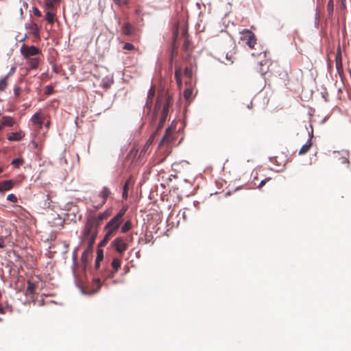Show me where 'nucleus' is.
Listing matches in <instances>:
<instances>
[{
    "label": "nucleus",
    "instance_id": "obj_19",
    "mask_svg": "<svg viewBox=\"0 0 351 351\" xmlns=\"http://www.w3.org/2000/svg\"><path fill=\"white\" fill-rule=\"evenodd\" d=\"M182 69L180 66H176L175 71V79L177 84L179 86H181L182 84Z\"/></svg>",
    "mask_w": 351,
    "mask_h": 351
},
{
    "label": "nucleus",
    "instance_id": "obj_17",
    "mask_svg": "<svg viewBox=\"0 0 351 351\" xmlns=\"http://www.w3.org/2000/svg\"><path fill=\"white\" fill-rule=\"evenodd\" d=\"M36 285L31 280L27 281V287L26 289V295H33L36 293Z\"/></svg>",
    "mask_w": 351,
    "mask_h": 351
},
{
    "label": "nucleus",
    "instance_id": "obj_33",
    "mask_svg": "<svg viewBox=\"0 0 351 351\" xmlns=\"http://www.w3.org/2000/svg\"><path fill=\"white\" fill-rule=\"evenodd\" d=\"M184 61L190 65L191 64L195 63V60H192V57L191 56V51L187 52L186 56L184 58Z\"/></svg>",
    "mask_w": 351,
    "mask_h": 351
},
{
    "label": "nucleus",
    "instance_id": "obj_50",
    "mask_svg": "<svg viewBox=\"0 0 351 351\" xmlns=\"http://www.w3.org/2000/svg\"><path fill=\"white\" fill-rule=\"evenodd\" d=\"M182 216H183L184 219H185V217H185V211H183V213H182Z\"/></svg>",
    "mask_w": 351,
    "mask_h": 351
},
{
    "label": "nucleus",
    "instance_id": "obj_53",
    "mask_svg": "<svg viewBox=\"0 0 351 351\" xmlns=\"http://www.w3.org/2000/svg\"><path fill=\"white\" fill-rule=\"evenodd\" d=\"M0 321H1V319L0 318Z\"/></svg>",
    "mask_w": 351,
    "mask_h": 351
},
{
    "label": "nucleus",
    "instance_id": "obj_20",
    "mask_svg": "<svg viewBox=\"0 0 351 351\" xmlns=\"http://www.w3.org/2000/svg\"><path fill=\"white\" fill-rule=\"evenodd\" d=\"M27 64L31 69H36L39 64V58H31L27 59Z\"/></svg>",
    "mask_w": 351,
    "mask_h": 351
},
{
    "label": "nucleus",
    "instance_id": "obj_6",
    "mask_svg": "<svg viewBox=\"0 0 351 351\" xmlns=\"http://www.w3.org/2000/svg\"><path fill=\"white\" fill-rule=\"evenodd\" d=\"M112 245L116 251L121 254L125 252L128 247V244L122 237L116 238L112 242Z\"/></svg>",
    "mask_w": 351,
    "mask_h": 351
},
{
    "label": "nucleus",
    "instance_id": "obj_49",
    "mask_svg": "<svg viewBox=\"0 0 351 351\" xmlns=\"http://www.w3.org/2000/svg\"><path fill=\"white\" fill-rule=\"evenodd\" d=\"M4 169L2 167H0V173H1L3 171Z\"/></svg>",
    "mask_w": 351,
    "mask_h": 351
},
{
    "label": "nucleus",
    "instance_id": "obj_21",
    "mask_svg": "<svg viewBox=\"0 0 351 351\" xmlns=\"http://www.w3.org/2000/svg\"><path fill=\"white\" fill-rule=\"evenodd\" d=\"M132 228V221L130 219L127 220L125 221L123 225L121 226V232L122 233H126L128 232L130 229Z\"/></svg>",
    "mask_w": 351,
    "mask_h": 351
},
{
    "label": "nucleus",
    "instance_id": "obj_23",
    "mask_svg": "<svg viewBox=\"0 0 351 351\" xmlns=\"http://www.w3.org/2000/svg\"><path fill=\"white\" fill-rule=\"evenodd\" d=\"M55 15L56 14L54 12H52L49 10L46 13L45 19L48 21V23L53 24L55 21Z\"/></svg>",
    "mask_w": 351,
    "mask_h": 351
},
{
    "label": "nucleus",
    "instance_id": "obj_3",
    "mask_svg": "<svg viewBox=\"0 0 351 351\" xmlns=\"http://www.w3.org/2000/svg\"><path fill=\"white\" fill-rule=\"evenodd\" d=\"M128 209V206L124 204L119 211L111 219V235L117 232L123 222V215Z\"/></svg>",
    "mask_w": 351,
    "mask_h": 351
},
{
    "label": "nucleus",
    "instance_id": "obj_8",
    "mask_svg": "<svg viewBox=\"0 0 351 351\" xmlns=\"http://www.w3.org/2000/svg\"><path fill=\"white\" fill-rule=\"evenodd\" d=\"M25 136V133L21 130H19L17 132H10L7 134V139L9 141H21L23 139V138Z\"/></svg>",
    "mask_w": 351,
    "mask_h": 351
},
{
    "label": "nucleus",
    "instance_id": "obj_30",
    "mask_svg": "<svg viewBox=\"0 0 351 351\" xmlns=\"http://www.w3.org/2000/svg\"><path fill=\"white\" fill-rule=\"evenodd\" d=\"M336 68L338 71L342 69V62L341 54L336 56Z\"/></svg>",
    "mask_w": 351,
    "mask_h": 351
},
{
    "label": "nucleus",
    "instance_id": "obj_39",
    "mask_svg": "<svg viewBox=\"0 0 351 351\" xmlns=\"http://www.w3.org/2000/svg\"><path fill=\"white\" fill-rule=\"evenodd\" d=\"M34 34L36 37L39 36V27L37 24L33 25Z\"/></svg>",
    "mask_w": 351,
    "mask_h": 351
},
{
    "label": "nucleus",
    "instance_id": "obj_47",
    "mask_svg": "<svg viewBox=\"0 0 351 351\" xmlns=\"http://www.w3.org/2000/svg\"><path fill=\"white\" fill-rule=\"evenodd\" d=\"M53 3H54V4H58L60 3V0H51Z\"/></svg>",
    "mask_w": 351,
    "mask_h": 351
},
{
    "label": "nucleus",
    "instance_id": "obj_24",
    "mask_svg": "<svg viewBox=\"0 0 351 351\" xmlns=\"http://www.w3.org/2000/svg\"><path fill=\"white\" fill-rule=\"evenodd\" d=\"M8 86V78L7 77H3L0 80V92L4 91Z\"/></svg>",
    "mask_w": 351,
    "mask_h": 351
},
{
    "label": "nucleus",
    "instance_id": "obj_10",
    "mask_svg": "<svg viewBox=\"0 0 351 351\" xmlns=\"http://www.w3.org/2000/svg\"><path fill=\"white\" fill-rule=\"evenodd\" d=\"M45 117L41 111L36 112L31 118V121L34 125H38L40 129L43 124Z\"/></svg>",
    "mask_w": 351,
    "mask_h": 351
},
{
    "label": "nucleus",
    "instance_id": "obj_40",
    "mask_svg": "<svg viewBox=\"0 0 351 351\" xmlns=\"http://www.w3.org/2000/svg\"><path fill=\"white\" fill-rule=\"evenodd\" d=\"M32 12L34 14L38 17H40L42 16L41 12L36 7L32 8Z\"/></svg>",
    "mask_w": 351,
    "mask_h": 351
},
{
    "label": "nucleus",
    "instance_id": "obj_46",
    "mask_svg": "<svg viewBox=\"0 0 351 351\" xmlns=\"http://www.w3.org/2000/svg\"><path fill=\"white\" fill-rule=\"evenodd\" d=\"M5 247L4 240L3 237L0 238V248H4Z\"/></svg>",
    "mask_w": 351,
    "mask_h": 351
},
{
    "label": "nucleus",
    "instance_id": "obj_14",
    "mask_svg": "<svg viewBox=\"0 0 351 351\" xmlns=\"http://www.w3.org/2000/svg\"><path fill=\"white\" fill-rule=\"evenodd\" d=\"M173 132V129H172L171 128H167L165 134L164 135V136L160 143V145H159L160 147H161L162 145V144L165 143H169L173 142V138H172Z\"/></svg>",
    "mask_w": 351,
    "mask_h": 351
},
{
    "label": "nucleus",
    "instance_id": "obj_16",
    "mask_svg": "<svg viewBox=\"0 0 351 351\" xmlns=\"http://www.w3.org/2000/svg\"><path fill=\"white\" fill-rule=\"evenodd\" d=\"M196 69V63L191 64L185 67L184 71V75L188 78H192L193 72Z\"/></svg>",
    "mask_w": 351,
    "mask_h": 351
},
{
    "label": "nucleus",
    "instance_id": "obj_38",
    "mask_svg": "<svg viewBox=\"0 0 351 351\" xmlns=\"http://www.w3.org/2000/svg\"><path fill=\"white\" fill-rule=\"evenodd\" d=\"M165 121V119L160 117V121L157 126L156 132H158L163 127Z\"/></svg>",
    "mask_w": 351,
    "mask_h": 351
},
{
    "label": "nucleus",
    "instance_id": "obj_34",
    "mask_svg": "<svg viewBox=\"0 0 351 351\" xmlns=\"http://www.w3.org/2000/svg\"><path fill=\"white\" fill-rule=\"evenodd\" d=\"M190 41L189 40L186 38L185 40H184V45H183V48H184V50L186 51V52H189L190 51Z\"/></svg>",
    "mask_w": 351,
    "mask_h": 351
},
{
    "label": "nucleus",
    "instance_id": "obj_13",
    "mask_svg": "<svg viewBox=\"0 0 351 351\" xmlns=\"http://www.w3.org/2000/svg\"><path fill=\"white\" fill-rule=\"evenodd\" d=\"M155 95V86H152L147 95V101L145 103V107L147 108V110H150L152 105L153 98Z\"/></svg>",
    "mask_w": 351,
    "mask_h": 351
},
{
    "label": "nucleus",
    "instance_id": "obj_29",
    "mask_svg": "<svg viewBox=\"0 0 351 351\" xmlns=\"http://www.w3.org/2000/svg\"><path fill=\"white\" fill-rule=\"evenodd\" d=\"M23 162H24V161H23V160L22 158H15V159H14V160L12 161L11 164H12L14 167H16V168H19L21 165H23Z\"/></svg>",
    "mask_w": 351,
    "mask_h": 351
},
{
    "label": "nucleus",
    "instance_id": "obj_7",
    "mask_svg": "<svg viewBox=\"0 0 351 351\" xmlns=\"http://www.w3.org/2000/svg\"><path fill=\"white\" fill-rule=\"evenodd\" d=\"M109 191L108 189L105 187L104 189L100 192V193L95 197V199L94 200V202L97 203V205L96 206H102L106 201L107 197L109 195Z\"/></svg>",
    "mask_w": 351,
    "mask_h": 351
},
{
    "label": "nucleus",
    "instance_id": "obj_2",
    "mask_svg": "<svg viewBox=\"0 0 351 351\" xmlns=\"http://www.w3.org/2000/svg\"><path fill=\"white\" fill-rule=\"evenodd\" d=\"M172 104V99L169 96H161L158 97L155 104L154 110L152 114V123L156 121L158 117V112L160 109L161 105L162 104V109L160 113L161 118L167 119V114L169 113V106Z\"/></svg>",
    "mask_w": 351,
    "mask_h": 351
},
{
    "label": "nucleus",
    "instance_id": "obj_52",
    "mask_svg": "<svg viewBox=\"0 0 351 351\" xmlns=\"http://www.w3.org/2000/svg\"><path fill=\"white\" fill-rule=\"evenodd\" d=\"M1 130H2V125H1V124H0V132H1Z\"/></svg>",
    "mask_w": 351,
    "mask_h": 351
},
{
    "label": "nucleus",
    "instance_id": "obj_22",
    "mask_svg": "<svg viewBox=\"0 0 351 351\" xmlns=\"http://www.w3.org/2000/svg\"><path fill=\"white\" fill-rule=\"evenodd\" d=\"M152 142H153V138H149L148 139V141L144 145L142 149L141 150L140 156H143V154H145L147 152V151L149 148L150 145H152Z\"/></svg>",
    "mask_w": 351,
    "mask_h": 351
},
{
    "label": "nucleus",
    "instance_id": "obj_43",
    "mask_svg": "<svg viewBox=\"0 0 351 351\" xmlns=\"http://www.w3.org/2000/svg\"><path fill=\"white\" fill-rule=\"evenodd\" d=\"M270 180H271V178H265V179L263 180L260 182V184H259V185H258V189H261V188H262V187H263V186H264V185H265V184L268 181H269Z\"/></svg>",
    "mask_w": 351,
    "mask_h": 351
},
{
    "label": "nucleus",
    "instance_id": "obj_11",
    "mask_svg": "<svg viewBox=\"0 0 351 351\" xmlns=\"http://www.w3.org/2000/svg\"><path fill=\"white\" fill-rule=\"evenodd\" d=\"M134 183V181L132 176H130L129 178L125 181L123 189V194L122 198L125 200L128 199V190L130 186H132Z\"/></svg>",
    "mask_w": 351,
    "mask_h": 351
},
{
    "label": "nucleus",
    "instance_id": "obj_18",
    "mask_svg": "<svg viewBox=\"0 0 351 351\" xmlns=\"http://www.w3.org/2000/svg\"><path fill=\"white\" fill-rule=\"evenodd\" d=\"M312 147L311 139H308L307 142L300 148L299 151V155H304L306 154Z\"/></svg>",
    "mask_w": 351,
    "mask_h": 351
},
{
    "label": "nucleus",
    "instance_id": "obj_42",
    "mask_svg": "<svg viewBox=\"0 0 351 351\" xmlns=\"http://www.w3.org/2000/svg\"><path fill=\"white\" fill-rule=\"evenodd\" d=\"M114 2L119 5H124L128 3V0H114Z\"/></svg>",
    "mask_w": 351,
    "mask_h": 351
},
{
    "label": "nucleus",
    "instance_id": "obj_45",
    "mask_svg": "<svg viewBox=\"0 0 351 351\" xmlns=\"http://www.w3.org/2000/svg\"><path fill=\"white\" fill-rule=\"evenodd\" d=\"M15 71H16V68H15V67H12V68H11V69H10V72H9V73H8L5 76V77H7V78L8 79V77H9L10 75H13V74H14V73L15 72Z\"/></svg>",
    "mask_w": 351,
    "mask_h": 351
},
{
    "label": "nucleus",
    "instance_id": "obj_41",
    "mask_svg": "<svg viewBox=\"0 0 351 351\" xmlns=\"http://www.w3.org/2000/svg\"><path fill=\"white\" fill-rule=\"evenodd\" d=\"M21 92H22V89L20 87H16L14 89V96L16 97H18L21 95Z\"/></svg>",
    "mask_w": 351,
    "mask_h": 351
},
{
    "label": "nucleus",
    "instance_id": "obj_4",
    "mask_svg": "<svg viewBox=\"0 0 351 351\" xmlns=\"http://www.w3.org/2000/svg\"><path fill=\"white\" fill-rule=\"evenodd\" d=\"M240 34V40L250 49H254L257 40L255 34L251 30L247 29H243Z\"/></svg>",
    "mask_w": 351,
    "mask_h": 351
},
{
    "label": "nucleus",
    "instance_id": "obj_28",
    "mask_svg": "<svg viewBox=\"0 0 351 351\" xmlns=\"http://www.w3.org/2000/svg\"><path fill=\"white\" fill-rule=\"evenodd\" d=\"M121 262L120 260L118 258H114L112 262L111 263L112 267L114 269V271H117L118 269L120 267Z\"/></svg>",
    "mask_w": 351,
    "mask_h": 351
},
{
    "label": "nucleus",
    "instance_id": "obj_32",
    "mask_svg": "<svg viewBox=\"0 0 351 351\" xmlns=\"http://www.w3.org/2000/svg\"><path fill=\"white\" fill-rule=\"evenodd\" d=\"M44 3L46 8L49 10H53L55 7V4L52 2L51 0H45Z\"/></svg>",
    "mask_w": 351,
    "mask_h": 351
},
{
    "label": "nucleus",
    "instance_id": "obj_51",
    "mask_svg": "<svg viewBox=\"0 0 351 351\" xmlns=\"http://www.w3.org/2000/svg\"><path fill=\"white\" fill-rule=\"evenodd\" d=\"M186 34H187V31H186V30H185V31L183 32V34L185 36Z\"/></svg>",
    "mask_w": 351,
    "mask_h": 351
},
{
    "label": "nucleus",
    "instance_id": "obj_1",
    "mask_svg": "<svg viewBox=\"0 0 351 351\" xmlns=\"http://www.w3.org/2000/svg\"><path fill=\"white\" fill-rule=\"evenodd\" d=\"M103 218V215H100L98 219L90 217L86 221L82 232V245L84 244L87 246L82 254V260H85L86 256L92 252L93 245L97 234L98 220H101Z\"/></svg>",
    "mask_w": 351,
    "mask_h": 351
},
{
    "label": "nucleus",
    "instance_id": "obj_44",
    "mask_svg": "<svg viewBox=\"0 0 351 351\" xmlns=\"http://www.w3.org/2000/svg\"><path fill=\"white\" fill-rule=\"evenodd\" d=\"M45 89V94L47 95H51L53 90V87L51 86H47Z\"/></svg>",
    "mask_w": 351,
    "mask_h": 351
},
{
    "label": "nucleus",
    "instance_id": "obj_9",
    "mask_svg": "<svg viewBox=\"0 0 351 351\" xmlns=\"http://www.w3.org/2000/svg\"><path fill=\"white\" fill-rule=\"evenodd\" d=\"M16 120L14 117L10 116H3L0 119V124L3 127L12 128L16 124Z\"/></svg>",
    "mask_w": 351,
    "mask_h": 351
},
{
    "label": "nucleus",
    "instance_id": "obj_48",
    "mask_svg": "<svg viewBox=\"0 0 351 351\" xmlns=\"http://www.w3.org/2000/svg\"><path fill=\"white\" fill-rule=\"evenodd\" d=\"M0 313H3V308L2 307V306L0 304Z\"/></svg>",
    "mask_w": 351,
    "mask_h": 351
},
{
    "label": "nucleus",
    "instance_id": "obj_35",
    "mask_svg": "<svg viewBox=\"0 0 351 351\" xmlns=\"http://www.w3.org/2000/svg\"><path fill=\"white\" fill-rule=\"evenodd\" d=\"M167 155L162 157H159L158 156H156V158L154 159V165H159L164 162V160L166 158Z\"/></svg>",
    "mask_w": 351,
    "mask_h": 351
},
{
    "label": "nucleus",
    "instance_id": "obj_31",
    "mask_svg": "<svg viewBox=\"0 0 351 351\" xmlns=\"http://www.w3.org/2000/svg\"><path fill=\"white\" fill-rule=\"evenodd\" d=\"M334 9V3L333 0H329L327 5V10L328 12V14L332 16Z\"/></svg>",
    "mask_w": 351,
    "mask_h": 351
},
{
    "label": "nucleus",
    "instance_id": "obj_15",
    "mask_svg": "<svg viewBox=\"0 0 351 351\" xmlns=\"http://www.w3.org/2000/svg\"><path fill=\"white\" fill-rule=\"evenodd\" d=\"M135 27L129 23H125L122 27L123 33L125 35H132L135 32Z\"/></svg>",
    "mask_w": 351,
    "mask_h": 351
},
{
    "label": "nucleus",
    "instance_id": "obj_27",
    "mask_svg": "<svg viewBox=\"0 0 351 351\" xmlns=\"http://www.w3.org/2000/svg\"><path fill=\"white\" fill-rule=\"evenodd\" d=\"M106 232L104 239V241H102L101 244L104 243H106L108 240V238L110 237V221L106 223Z\"/></svg>",
    "mask_w": 351,
    "mask_h": 351
},
{
    "label": "nucleus",
    "instance_id": "obj_36",
    "mask_svg": "<svg viewBox=\"0 0 351 351\" xmlns=\"http://www.w3.org/2000/svg\"><path fill=\"white\" fill-rule=\"evenodd\" d=\"M123 49L132 51L134 49V46L131 43H126L124 44V45L123 47Z\"/></svg>",
    "mask_w": 351,
    "mask_h": 351
},
{
    "label": "nucleus",
    "instance_id": "obj_26",
    "mask_svg": "<svg viewBox=\"0 0 351 351\" xmlns=\"http://www.w3.org/2000/svg\"><path fill=\"white\" fill-rule=\"evenodd\" d=\"M193 95V90L191 88H186L184 90L183 97L184 98L189 101L191 99Z\"/></svg>",
    "mask_w": 351,
    "mask_h": 351
},
{
    "label": "nucleus",
    "instance_id": "obj_12",
    "mask_svg": "<svg viewBox=\"0 0 351 351\" xmlns=\"http://www.w3.org/2000/svg\"><path fill=\"white\" fill-rule=\"evenodd\" d=\"M15 182L12 180H3L0 182V193H4L6 191L12 189L14 186Z\"/></svg>",
    "mask_w": 351,
    "mask_h": 351
},
{
    "label": "nucleus",
    "instance_id": "obj_25",
    "mask_svg": "<svg viewBox=\"0 0 351 351\" xmlns=\"http://www.w3.org/2000/svg\"><path fill=\"white\" fill-rule=\"evenodd\" d=\"M104 254L101 250H98L97 253V258L95 261V267H98L99 265V262L103 259Z\"/></svg>",
    "mask_w": 351,
    "mask_h": 351
},
{
    "label": "nucleus",
    "instance_id": "obj_5",
    "mask_svg": "<svg viewBox=\"0 0 351 351\" xmlns=\"http://www.w3.org/2000/svg\"><path fill=\"white\" fill-rule=\"evenodd\" d=\"M21 53L23 57L27 60L31 56H34L40 53V50L35 46H27L23 45L21 47Z\"/></svg>",
    "mask_w": 351,
    "mask_h": 351
},
{
    "label": "nucleus",
    "instance_id": "obj_37",
    "mask_svg": "<svg viewBox=\"0 0 351 351\" xmlns=\"http://www.w3.org/2000/svg\"><path fill=\"white\" fill-rule=\"evenodd\" d=\"M7 199L13 203L17 202V197L14 194H9L7 196Z\"/></svg>",
    "mask_w": 351,
    "mask_h": 351
}]
</instances>
